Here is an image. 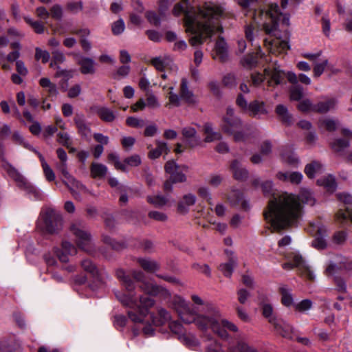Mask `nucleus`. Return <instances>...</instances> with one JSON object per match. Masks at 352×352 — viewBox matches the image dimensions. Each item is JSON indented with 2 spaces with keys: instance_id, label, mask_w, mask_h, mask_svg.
Listing matches in <instances>:
<instances>
[{
  "instance_id": "1",
  "label": "nucleus",
  "mask_w": 352,
  "mask_h": 352,
  "mask_svg": "<svg viewBox=\"0 0 352 352\" xmlns=\"http://www.w3.org/2000/svg\"><path fill=\"white\" fill-rule=\"evenodd\" d=\"M173 12L175 16L184 13L186 31L192 34L189 38L192 46L201 45L207 38L223 30L220 19L224 15V8L219 4L208 2L197 9L188 10L179 3L175 6Z\"/></svg>"
},
{
  "instance_id": "2",
  "label": "nucleus",
  "mask_w": 352,
  "mask_h": 352,
  "mask_svg": "<svg viewBox=\"0 0 352 352\" xmlns=\"http://www.w3.org/2000/svg\"><path fill=\"white\" fill-rule=\"evenodd\" d=\"M314 203L311 192L307 188H302L298 195L282 192L270 200L264 216L274 229H284L299 222L302 214V204L313 206Z\"/></svg>"
},
{
  "instance_id": "3",
  "label": "nucleus",
  "mask_w": 352,
  "mask_h": 352,
  "mask_svg": "<svg viewBox=\"0 0 352 352\" xmlns=\"http://www.w3.org/2000/svg\"><path fill=\"white\" fill-rule=\"evenodd\" d=\"M170 305L177 311L183 322L186 324L195 323L197 328L203 331L210 328L221 339H229V334L220 328L221 311L213 304L206 305L205 315H198L190 304L184 298L178 295L173 297Z\"/></svg>"
},
{
  "instance_id": "4",
  "label": "nucleus",
  "mask_w": 352,
  "mask_h": 352,
  "mask_svg": "<svg viewBox=\"0 0 352 352\" xmlns=\"http://www.w3.org/2000/svg\"><path fill=\"white\" fill-rule=\"evenodd\" d=\"M117 278L122 281L126 292H115L117 299L124 306L130 307L127 314L134 323H143L148 314V309L155 304V300L147 296L136 295L133 292L134 283L122 270H116Z\"/></svg>"
},
{
  "instance_id": "5",
  "label": "nucleus",
  "mask_w": 352,
  "mask_h": 352,
  "mask_svg": "<svg viewBox=\"0 0 352 352\" xmlns=\"http://www.w3.org/2000/svg\"><path fill=\"white\" fill-rule=\"evenodd\" d=\"M254 20L257 23H263V28L267 34L275 36L276 38L272 41L265 40V45L270 52L274 54H285L289 50L287 41L280 40L277 36L279 23L289 25V16L287 13L281 12L277 4H270L266 11L260 10L254 13Z\"/></svg>"
},
{
  "instance_id": "6",
  "label": "nucleus",
  "mask_w": 352,
  "mask_h": 352,
  "mask_svg": "<svg viewBox=\"0 0 352 352\" xmlns=\"http://www.w3.org/2000/svg\"><path fill=\"white\" fill-rule=\"evenodd\" d=\"M264 76L261 74L256 73L252 74V86H268L274 87L283 85L286 77L287 80L293 85L298 86L299 83L303 85H309L311 83V79L305 74H300L296 76V74L289 72L285 74L278 67H273L265 68L264 70Z\"/></svg>"
},
{
  "instance_id": "7",
  "label": "nucleus",
  "mask_w": 352,
  "mask_h": 352,
  "mask_svg": "<svg viewBox=\"0 0 352 352\" xmlns=\"http://www.w3.org/2000/svg\"><path fill=\"white\" fill-rule=\"evenodd\" d=\"M219 324L221 329L236 333L234 337V341L229 342L228 352H258L256 348L247 341L245 334L239 331L235 324L221 318L219 320ZM226 333L228 334V332Z\"/></svg>"
},
{
  "instance_id": "8",
  "label": "nucleus",
  "mask_w": 352,
  "mask_h": 352,
  "mask_svg": "<svg viewBox=\"0 0 352 352\" xmlns=\"http://www.w3.org/2000/svg\"><path fill=\"white\" fill-rule=\"evenodd\" d=\"M62 226L61 215L53 209H47L41 214L36 226L43 232L54 234L61 230Z\"/></svg>"
},
{
  "instance_id": "9",
  "label": "nucleus",
  "mask_w": 352,
  "mask_h": 352,
  "mask_svg": "<svg viewBox=\"0 0 352 352\" xmlns=\"http://www.w3.org/2000/svg\"><path fill=\"white\" fill-rule=\"evenodd\" d=\"M56 168L62 174L63 182L69 188L73 197L80 200V192H87L86 187L69 173L67 162L57 163Z\"/></svg>"
},
{
  "instance_id": "10",
  "label": "nucleus",
  "mask_w": 352,
  "mask_h": 352,
  "mask_svg": "<svg viewBox=\"0 0 352 352\" xmlns=\"http://www.w3.org/2000/svg\"><path fill=\"white\" fill-rule=\"evenodd\" d=\"M166 97L168 102L165 104V107L169 109L179 107L184 102L190 104L197 102V96L191 89H170Z\"/></svg>"
},
{
  "instance_id": "11",
  "label": "nucleus",
  "mask_w": 352,
  "mask_h": 352,
  "mask_svg": "<svg viewBox=\"0 0 352 352\" xmlns=\"http://www.w3.org/2000/svg\"><path fill=\"white\" fill-rule=\"evenodd\" d=\"M70 230L76 238L78 247L88 253L93 251V245L90 234L84 229L83 225L80 222L72 224Z\"/></svg>"
},
{
  "instance_id": "12",
  "label": "nucleus",
  "mask_w": 352,
  "mask_h": 352,
  "mask_svg": "<svg viewBox=\"0 0 352 352\" xmlns=\"http://www.w3.org/2000/svg\"><path fill=\"white\" fill-rule=\"evenodd\" d=\"M7 172L10 177L15 182L18 188L25 191L27 194L32 195L34 197L39 195L37 189L23 175L11 165H8Z\"/></svg>"
},
{
  "instance_id": "13",
  "label": "nucleus",
  "mask_w": 352,
  "mask_h": 352,
  "mask_svg": "<svg viewBox=\"0 0 352 352\" xmlns=\"http://www.w3.org/2000/svg\"><path fill=\"white\" fill-rule=\"evenodd\" d=\"M242 126L241 120L234 115V110L232 107H228L226 113L223 117L221 129L223 131L228 135H233Z\"/></svg>"
},
{
  "instance_id": "14",
  "label": "nucleus",
  "mask_w": 352,
  "mask_h": 352,
  "mask_svg": "<svg viewBox=\"0 0 352 352\" xmlns=\"http://www.w3.org/2000/svg\"><path fill=\"white\" fill-rule=\"evenodd\" d=\"M294 267L298 268L300 273L309 280L314 279L315 275L314 272L311 269L310 266L306 263L303 258L298 254H294L291 261L283 265V268L285 270H289Z\"/></svg>"
},
{
  "instance_id": "15",
  "label": "nucleus",
  "mask_w": 352,
  "mask_h": 352,
  "mask_svg": "<svg viewBox=\"0 0 352 352\" xmlns=\"http://www.w3.org/2000/svg\"><path fill=\"white\" fill-rule=\"evenodd\" d=\"M338 199L343 204L336 217L340 222L349 220L352 223V196L348 193L338 194Z\"/></svg>"
},
{
  "instance_id": "16",
  "label": "nucleus",
  "mask_w": 352,
  "mask_h": 352,
  "mask_svg": "<svg viewBox=\"0 0 352 352\" xmlns=\"http://www.w3.org/2000/svg\"><path fill=\"white\" fill-rule=\"evenodd\" d=\"M165 170L170 175V179L173 183L184 182L186 180L184 173L188 171L186 165H178L175 161H168L164 166Z\"/></svg>"
},
{
  "instance_id": "17",
  "label": "nucleus",
  "mask_w": 352,
  "mask_h": 352,
  "mask_svg": "<svg viewBox=\"0 0 352 352\" xmlns=\"http://www.w3.org/2000/svg\"><path fill=\"white\" fill-rule=\"evenodd\" d=\"M77 63L80 65V69L83 74H94L96 71V63L94 59L80 55L78 53L72 54Z\"/></svg>"
},
{
  "instance_id": "18",
  "label": "nucleus",
  "mask_w": 352,
  "mask_h": 352,
  "mask_svg": "<svg viewBox=\"0 0 352 352\" xmlns=\"http://www.w3.org/2000/svg\"><path fill=\"white\" fill-rule=\"evenodd\" d=\"M141 290L148 295L159 296L164 300L170 298L171 296V294L168 289L151 283L144 282L141 285Z\"/></svg>"
},
{
  "instance_id": "19",
  "label": "nucleus",
  "mask_w": 352,
  "mask_h": 352,
  "mask_svg": "<svg viewBox=\"0 0 352 352\" xmlns=\"http://www.w3.org/2000/svg\"><path fill=\"white\" fill-rule=\"evenodd\" d=\"M182 134L186 140V144L189 147L194 148L201 144V139L198 136L197 131L195 128L191 126H186L182 129Z\"/></svg>"
},
{
  "instance_id": "20",
  "label": "nucleus",
  "mask_w": 352,
  "mask_h": 352,
  "mask_svg": "<svg viewBox=\"0 0 352 352\" xmlns=\"http://www.w3.org/2000/svg\"><path fill=\"white\" fill-rule=\"evenodd\" d=\"M304 98V93L302 89H292L290 93L291 100L300 101L298 105V109L301 111H313V107L309 100H302Z\"/></svg>"
},
{
  "instance_id": "21",
  "label": "nucleus",
  "mask_w": 352,
  "mask_h": 352,
  "mask_svg": "<svg viewBox=\"0 0 352 352\" xmlns=\"http://www.w3.org/2000/svg\"><path fill=\"white\" fill-rule=\"evenodd\" d=\"M76 248L70 242L63 241L61 250L57 249L55 253L61 262L66 263L69 261V255H74Z\"/></svg>"
},
{
  "instance_id": "22",
  "label": "nucleus",
  "mask_w": 352,
  "mask_h": 352,
  "mask_svg": "<svg viewBox=\"0 0 352 352\" xmlns=\"http://www.w3.org/2000/svg\"><path fill=\"white\" fill-rule=\"evenodd\" d=\"M74 120L78 129V133L85 138L90 137L91 129L87 123L84 116L77 114Z\"/></svg>"
},
{
  "instance_id": "23",
  "label": "nucleus",
  "mask_w": 352,
  "mask_h": 352,
  "mask_svg": "<svg viewBox=\"0 0 352 352\" xmlns=\"http://www.w3.org/2000/svg\"><path fill=\"white\" fill-rule=\"evenodd\" d=\"M225 252L226 254L230 256L229 261L226 263L221 264L219 269L225 276L230 277L234 267L236 265V258L232 256L233 255V252L232 251L226 250Z\"/></svg>"
},
{
  "instance_id": "24",
  "label": "nucleus",
  "mask_w": 352,
  "mask_h": 352,
  "mask_svg": "<svg viewBox=\"0 0 352 352\" xmlns=\"http://www.w3.org/2000/svg\"><path fill=\"white\" fill-rule=\"evenodd\" d=\"M273 325L274 326L277 333H278L283 337L288 339L295 338L293 334V329L292 327L285 321L278 320L273 324Z\"/></svg>"
},
{
  "instance_id": "25",
  "label": "nucleus",
  "mask_w": 352,
  "mask_h": 352,
  "mask_svg": "<svg viewBox=\"0 0 352 352\" xmlns=\"http://www.w3.org/2000/svg\"><path fill=\"white\" fill-rule=\"evenodd\" d=\"M248 111L249 115L253 117L259 116L261 115H266L268 113L265 108V103L256 100L251 102L249 104Z\"/></svg>"
},
{
  "instance_id": "26",
  "label": "nucleus",
  "mask_w": 352,
  "mask_h": 352,
  "mask_svg": "<svg viewBox=\"0 0 352 352\" xmlns=\"http://www.w3.org/2000/svg\"><path fill=\"white\" fill-rule=\"evenodd\" d=\"M276 177L280 181H288L294 184L300 183L303 177L302 173L300 172H278Z\"/></svg>"
},
{
  "instance_id": "27",
  "label": "nucleus",
  "mask_w": 352,
  "mask_h": 352,
  "mask_svg": "<svg viewBox=\"0 0 352 352\" xmlns=\"http://www.w3.org/2000/svg\"><path fill=\"white\" fill-rule=\"evenodd\" d=\"M215 52L216 56L221 61L224 62L227 60L228 53V45L224 38L219 36L215 44Z\"/></svg>"
},
{
  "instance_id": "28",
  "label": "nucleus",
  "mask_w": 352,
  "mask_h": 352,
  "mask_svg": "<svg viewBox=\"0 0 352 352\" xmlns=\"http://www.w3.org/2000/svg\"><path fill=\"white\" fill-rule=\"evenodd\" d=\"M230 168L233 173L234 177L237 180H243L248 177V170L241 166L240 162L238 160H234L232 162Z\"/></svg>"
},
{
  "instance_id": "29",
  "label": "nucleus",
  "mask_w": 352,
  "mask_h": 352,
  "mask_svg": "<svg viewBox=\"0 0 352 352\" xmlns=\"http://www.w3.org/2000/svg\"><path fill=\"white\" fill-rule=\"evenodd\" d=\"M204 133L205 134V142H212L222 138L221 134L218 131H215L209 123H206L204 126Z\"/></svg>"
},
{
  "instance_id": "30",
  "label": "nucleus",
  "mask_w": 352,
  "mask_h": 352,
  "mask_svg": "<svg viewBox=\"0 0 352 352\" xmlns=\"http://www.w3.org/2000/svg\"><path fill=\"white\" fill-rule=\"evenodd\" d=\"M254 131L250 126H245L241 130L236 131L232 135L235 142H246L250 140Z\"/></svg>"
},
{
  "instance_id": "31",
  "label": "nucleus",
  "mask_w": 352,
  "mask_h": 352,
  "mask_svg": "<svg viewBox=\"0 0 352 352\" xmlns=\"http://www.w3.org/2000/svg\"><path fill=\"white\" fill-rule=\"evenodd\" d=\"M336 103L337 102L335 99H329L322 101L318 102L316 105L313 106V111L319 113H326L333 109Z\"/></svg>"
},
{
  "instance_id": "32",
  "label": "nucleus",
  "mask_w": 352,
  "mask_h": 352,
  "mask_svg": "<svg viewBox=\"0 0 352 352\" xmlns=\"http://www.w3.org/2000/svg\"><path fill=\"white\" fill-rule=\"evenodd\" d=\"M276 113L283 123L290 125L292 123V117L289 114L287 108L283 104H278L276 107Z\"/></svg>"
},
{
  "instance_id": "33",
  "label": "nucleus",
  "mask_w": 352,
  "mask_h": 352,
  "mask_svg": "<svg viewBox=\"0 0 352 352\" xmlns=\"http://www.w3.org/2000/svg\"><path fill=\"white\" fill-rule=\"evenodd\" d=\"M96 113L100 118L106 122H113L117 116L116 112L105 107H99Z\"/></svg>"
},
{
  "instance_id": "34",
  "label": "nucleus",
  "mask_w": 352,
  "mask_h": 352,
  "mask_svg": "<svg viewBox=\"0 0 352 352\" xmlns=\"http://www.w3.org/2000/svg\"><path fill=\"white\" fill-rule=\"evenodd\" d=\"M322 170V165L316 161H314L306 165L305 173L309 178H314L316 175L320 173Z\"/></svg>"
},
{
  "instance_id": "35",
  "label": "nucleus",
  "mask_w": 352,
  "mask_h": 352,
  "mask_svg": "<svg viewBox=\"0 0 352 352\" xmlns=\"http://www.w3.org/2000/svg\"><path fill=\"white\" fill-rule=\"evenodd\" d=\"M279 292L281 295V302L286 306L289 307L293 305L294 299L291 289L286 285H282L279 287Z\"/></svg>"
},
{
  "instance_id": "36",
  "label": "nucleus",
  "mask_w": 352,
  "mask_h": 352,
  "mask_svg": "<svg viewBox=\"0 0 352 352\" xmlns=\"http://www.w3.org/2000/svg\"><path fill=\"white\" fill-rule=\"evenodd\" d=\"M159 318L151 315L152 322L153 324L158 326L162 325L170 320V313L164 308L158 309Z\"/></svg>"
},
{
  "instance_id": "37",
  "label": "nucleus",
  "mask_w": 352,
  "mask_h": 352,
  "mask_svg": "<svg viewBox=\"0 0 352 352\" xmlns=\"http://www.w3.org/2000/svg\"><path fill=\"white\" fill-rule=\"evenodd\" d=\"M140 265L146 272H155L159 270V264L153 260L149 258H139Z\"/></svg>"
},
{
  "instance_id": "38",
  "label": "nucleus",
  "mask_w": 352,
  "mask_h": 352,
  "mask_svg": "<svg viewBox=\"0 0 352 352\" xmlns=\"http://www.w3.org/2000/svg\"><path fill=\"white\" fill-rule=\"evenodd\" d=\"M152 65L159 71L164 70L172 63L170 57H155L151 60Z\"/></svg>"
},
{
  "instance_id": "39",
  "label": "nucleus",
  "mask_w": 352,
  "mask_h": 352,
  "mask_svg": "<svg viewBox=\"0 0 352 352\" xmlns=\"http://www.w3.org/2000/svg\"><path fill=\"white\" fill-rule=\"evenodd\" d=\"M228 199L231 203L234 204L241 203V206L245 210L249 207L248 202L243 200V194L238 190H233L230 192Z\"/></svg>"
},
{
  "instance_id": "40",
  "label": "nucleus",
  "mask_w": 352,
  "mask_h": 352,
  "mask_svg": "<svg viewBox=\"0 0 352 352\" xmlns=\"http://www.w3.org/2000/svg\"><path fill=\"white\" fill-rule=\"evenodd\" d=\"M350 146V142L347 140L338 138L331 143V147L336 153L342 154L344 150Z\"/></svg>"
},
{
  "instance_id": "41",
  "label": "nucleus",
  "mask_w": 352,
  "mask_h": 352,
  "mask_svg": "<svg viewBox=\"0 0 352 352\" xmlns=\"http://www.w3.org/2000/svg\"><path fill=\"white\" fill-rule=\"evenodd\" d=\"M317 184L324 186L328 191H334L336 188L335 178L331 175L318 179Z\"/></svg>"
},
{
  "instance_id": "42",
  "label": "nucleus",
  "mask_w": 352,
  "mask_h": 352,
  "mask_svg": "<svg viewBox=\"0 0 352 352\" xmlns=\"http://www.w3.org/2000/svg\"><path fill=\"white\" fill-rule=\"evenodd\" d=\"M195 202V195L191 193L185 195L183 197V201L179 203L178 204V210L182 212H186L188 209L186 208L184 205H186V206H190L194 205Z\"/></svg>"
},
{
  "instance_id": "43",
  "label": "nucleus",
  "mask_w": 352,
  "mask_h": 352,
  "mask_svg": "<svg viewBox=\"0 0 352 352\" xmlns=\"http://www.w3.org/2000/svg\"><path fill=\"white\" fill-rule=\"evenodd\" d=\"M146 199L149 204H151L154 206L158 208H161L165 206L169 201L166 196H162L161 195H157L155 196H148Z\"/></svg>"
},
{
  "instance_id": "44",
  "label": "nucleus",
  "mask_w": 352,
  "mask_h": 352,
  "mask_svg": "<svg viewBox=\"0 0 352 352\" xmlns=\"http://www.w3.org/2000/svg\"><path fill=\"white\" fill-rule=\"evenodd\" d=\"M107 173V168L106 166L99 164L93 163L91 166V174L93 177H102Z\"/></svg>"
},
{
  "instance_id": "45",
  "label": "nucleus",
  "mask_w": 352,
  "mask_h": 352,
  "mask_svg": "<svg viewBox=\"0 0 352 352\" xmlns=\"http://www.w3.org/2000/svg\"><path fill=\"white\" fill-rule=\"evenodd\" d=\"M81 265L85 271L90 273L94 278L98 280V270L96 266L92 263V262L90 260H83L82 261Z\"/></svg>"
},
{
  "instance_id": "46",
  "label": "nucleus",
  "mask_w": 352,
  "mask_h": 352,
  "mask_svg": "<svg viewBox=\"0 0 352 352\" xmlns=\"http://www.w3.org/2000/svg\"><path fill=\"white\" fill-rule=\"evenodd\" d=\"M52 60L50 63L52 67H55L56 65L65 62V56L64 54L59 50H54L52 52Z\"/></svg>"
},
{
  "instance_id": "47",
  "label": "nucleus",
  "mask_w": 352,
  "mask_h": 352,
  "mask_svg": "<svg viewBox=\"0 0 352 352\" xmlns=\"http://www.w3.org/2000/svg\"><path fill=\"white\" fill-rule=\"evenodd\" d=\"M263 310V315L268 319V321L271 324H274L276 321L278 320L274 316H273V308L269 304H265L263 305L262 307Z\"/></svg>"
},
{
  "instance_id": "48",
  "label": "nucleus",
  "mask_w": 352,
  "mask_h": 352,
  "mask_svg": "<svg viewBox=\"0 0 352 352\" xmlns=\"http://www.w3.org/2000/svg\"><path fill=\"white\" fill-rule=\"evenodd\" d=\"M283 160L293 166H296L298 163V158L294 152L283 153L281 155Z\"/></svg>"
},
{
  "instance_id": "49",
  "label": "nucleus",
  "mask_w": 352,
  "mask_h": 352,
  "mask_svg": "<svg viewBox=\"0 0 352 352\" xmlns=\"http://www.w3.org/2000/svg\"><path fill=\"white\" fill-rule=\"evenodd\" d=\"M131 70V67L128 65H124L118 68L116 72L113 74L114 79H120L126 77Z\"/></svg>"
},
{
  "instance_id": "50",
  "label": "nucleus",
  "mask_w": 352,
  "mask_h": 352,
  "mask_svg": "<svg viewBox=\"0 0 352 352\" xmlns=\"http://www.w3.org/2000/svg\"><path fill=\"white\" fill-rule=\"evenodd\" d=\"M125 29V24L122 19L113 22L111 25V30L114 35L121 34Z\"/></svg>"
},
{
  "instance_id": "51",
  "label": "nucleus",
  "mask_w": 352,
  "mask_h": 352,
  "mask_svg": "<svg viewBox=\"0 0 352 352\" xmlns=\"http://www.w3.org/2000/svg\"><path fill=\"white\" fill-rule=\"evenodd\" d=\"M242 65L248 68H252L257 64V56L254 54H248L241 60Z\"/></svg>"
},
{
  "instance_id": "52",
  "label": "nucleus",
  "mask_w": 352,
  "mask_h": 352,
  "mask_svg": "<svg viewBox=\"0 0 352 352\" xmlns=\"http://www.w3.org/2000/svg\"><path fill=\"white\" fill-rule=\"evenodd\" d=\"M50 58V53L46 50H43L39 47L35 49V58L37 60H41L43 63L49 61Z\"/></svg>"
},
{
  "instance_id": "53",
  "label": "nucleus",
  "mask_w": 352,
  "mask_h": 352,
  "mask_svg": "<svg viewBox=\"0 0 352 352\" xmlns=\"http://www.w3.org/2000/svg\"><path fill=\"white\" fill-rule=\"evenodd\" d=\"M337 122L332 119H324L320 120V126L324 127L329 131H334L337 128Z\"/></svg>"
},
{
  "instance_id": "54",
  "label": "nucleus",
  "mask_w": 352,
  "mask_h": 352,
  "mask_svg": "<svg viewBox=\"0 0 352 352\" xmlns=\"http://www.w3.org/2000/svg\"><path fill=\"white\" fill-rule=\"evenodd\" d=\"M108 159L110 162L113 163L116 169L126 171L125 164L120 162L119 157L116 153H111L109 154Z\"/></svg>"
},
{
  "instance_id": "55",
  "label": "nucleus",
  "mask_w": 352,
  "mask_h": 352,
  "mask_svg": "<svg viewBox=\"0 0 352 352\" xmlns=\"http://www.w3.org/2000/svg\"><path fill=\"white\" fill-rule=\"evenodd\" d=\"M145 103L146 107L151 109H157L160 106L157 97L150 93L146 94Z\"/></svg>"
},
{
  "instance_id": "56",
  "label": "nucleus",
  "mask_w": 352,
  "mask_h": 352,
  "mask_svg": "<svg viewBox=\"0 0 352 352\" xmlns=\"http://www.w3.org/2000/svg\"><path fill=\"white\" fill-rule=\"evenodd\" d=\"M327 65V59H324L320 63H315L314 67V76L319 77L323 73Z\"/></svg>"
},
{
  "instance_id": "57",
  "label": "nucleus",
  "mask_w": 352,
  "mask_h": 352,
  "mask_svg": "<svg viewBox=\"0 0 352 352\" xmlns=\"http://www.w3.org/2000/svg\"><path fill=\"white\" fill-rule=\"evenodd\" d=\"M24 20L27 23L30 24L32 26V28L34 30V31L36 33L41 34L43 32L44 27L41 22L34 21L31 18L28 16L24 17Z\"/></svg>"
},
{
  "instance_id": "58",
  "label": "nucleus",
  "mask_w": 352,
  "mask_h": 352,
  "mask_svg": "<svg viewBox=\"0 0 352 352\" xmlns=\"http://www.w3.org/2000/svg\"><path fill=\"white\" fill-rule=\"evenodd\" d=\"M206 352H226L223 349L221 344L217 340H210V343L206 346Z\"/></svg>"
},
{
  "instance_id": "59",
  "label": "nucleus",
  "mask_w": 352,
  "mask_h": 352,
  "mask_svg": "<svg viewBox=\"0 0 352 352\" xmlns=\"http://www.w3.org/2000/svg\"><path fill=\"white\" fill-rule=\"evenodd\" d=\"M198 195L202 197L203 199H206L207 202L210 205H213V202L212 201V197L210 192V190L206 187H200L197 190Z\"/></svg>"
},
{
  "instance_id": "60",
  "label": "nucleus",
  "mask_w": 352,
  "mask_h": 352,
  "mask_svg": "<svg viewBox=\"0 0 352 352\" xmlns=\"http://www.w3.org/2000/svg\"><path fill=\"white\" fill-rule=\"evenodd\" d=\"M58 142L67 148H70L72 144L70 136L67 133H59L58 134Z\"/></svg>"
},
{
  "instance_id": "61",
  "label": "nucleus",
  "mask_w": 352,
  "mask_h": 352,
  "mask_svg": "<svg viewBox=\"0 0 352 352\" xmlns=\"http://www.w3.org/2000/svg\"><path fill=\"white\" fill-rule=\"evenodd\" d=\"M123 164H125L126 168V166H138L141 164V159L139 155H133L129 157L126 158Z\"/></svg>"
},
{
  "instance_id": "62",
  "label": "nucleus",
  "mask_w": 352,
  "mask_h": 352,
  "mask_svg": "<svg viewBox=\"0 0 352 352\" xmlns=\"http://www.w3.org/2000/svg\"><path fill=\"white\" fill-rule=\"evenodd\" d=\"M311 307L312 302L310 300L305 299L296 304L295 308L298 311L304 312L310 309Z\"/></svg>"
},
{
  "instance_id": "63",
  "label": "nucleus",
  "mask_w": 352,
  "mask_h": 352,
  "mask_svg": "<svg viewBox=\"0 0 352 352\" xmlns=\"http://www.w3.org/2000/svg\"><path fill=\"white\" fill-rule=\"evenodd\" d=\"M321 21L322 32L326 36L329 37L331 30L330 19L327 15H323Z\"/></svg>"
},
{
  "instance_id": "64",
  "label": "nucleus",
  "mask_w": 352,
  "mask_h": 352,
  "mask_svg": "<svg viewBox=\"0 0 352 352\" xmlns=\"http://www.w3.org/2000/svg\"><path fill=\"white\" fill-rule=\"evenodd\" d=\"M147 20L153 25L157 26L160 25L161 19L160 16L154 12L149 11L146 14Z\"/></svg>"
}]
</instances>
